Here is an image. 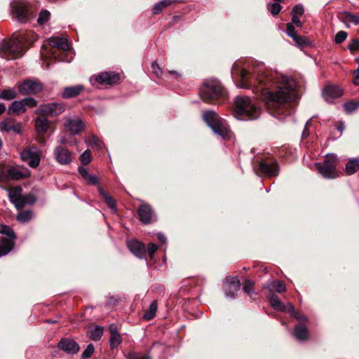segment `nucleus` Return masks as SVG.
Segmentation results:
<instances>
[{"mask_svg":"<svg viewBox=\"0 0 359 359\" xmlns=\"http://www.w3.org/2000/svg\"><path fill=\"white\" fill-rule=\"evenodd\" d=\"M231 76L237 87L252 88L266 105L276 108L278 114L287 116L294 112L289 104L297 99L296 82L292 78L271 72L264 65L247 69L239 62L233 65Z\"/></svg>","mask_w":359,"mask_h":359,"instance_id":"nucleus-1","label":"nucleus"},{"mask_svg":"<svg viewBox=\"0 0 359 359\" xmlns=\"http://www.w3.org/2000/svg\"><path fill=\"white\" fill-rule=\"evenodd\" d=\"M25 34H13L11 39H4L0 44V56L6 60H15L25 53Z\"/></svg>","mask_w":359,"mask_h":359,"instance_id":"nucleus-2","label":"nucleus"},{"mask_svg":"<svg viewBox=\"0 0 359 359\" xmlns=\"http://www.w3.org/2000/svg\"><path fill=\"white\" fill-rule=\"evenodd\" d=\"M261 109L248 97H237L235 100L234 116L241 120L256 119Z\"/></svg>","mask_w":359,"mask_h":359,"instance_id":"nucleus-3","label":"nucleus"},{"mask_svg":"<svg viewBox=\"0 0 359 359\" xmlns=\"http://www.w3.org/2000/svg\"><path fill=\"white\" fill-rule=\"evenodd\" d=\"M226 92L220 82L215 79H208L203 82L199 91L201 99L206 102L224 98Z\"/></svg>","mask_w":359,"mask_h":359,"instance_id":"nucleus-4","label":"nucleus"},{"mask_svg":"<svg viewBox=\"0 0 359 359\" xmlns=\"http://www.w3.org/2000/svg\"><path fill=\"white\" fill-rule=\"evenodd\" d=\"M203 118L213 132L224 140L231 137V131L226 121L214 111H206Z\"/></svg>","mask_w":359,"mask_h":359,"instance_id":"nucleus-5","label":"nucleus"},{"mask_svg":"<svg viewBox=\"0 0 359 359\" xmlns=\"http://www.w3.org/2000/svg\"><path fill=\"white\" fill-rule=\"evenodd\" d=\"M10 6L13 18L20 22L25 23L36 15L33 6L25 0H13Z\"/></svg>","mask_w":359,"mask_h":359,"instance_id":"nucleus-6","label":"nucleus"},{"mask_svg":"<svg viewBox=\"0 0 359 359\" xmlns=\"http://www.w3.org/2000/svg\"><path fill=\"white\" fill-rule=\"evenodd\" d=\"M47 43L50 47L49 52L51 57L58 61H71V58L67 57V51L70 50V46L66 38L52 36L47 40Z\"/></svg>","mask_w":359,"mask_h":359,"instance_id":"nucleus-7","label":"nucleus"},{"mask_svg":"<svg viewBox=\"0 0 359 359\" xmlns=\"http://www.w3.org/2000/svg\"><path fill=\"white\" fill-rule=\"evenodd\" d=\"M337 158L334 154H327L323 163H318L316 166L319 173L325 178L334 179L339 176L336 169Z\"/></svg>","mask_w":359,"mask_h":359,"instance_id":"nucleus-8","label":"nucleus"},{"mask_svg":"<svg viewBox=\"0 0 359 359\" xmlns=\"http://www.w3.org/2000/svg\"><path fill=\"white\" fill-rule=\"evenodd\" d=\"M8 191V197L10 201L17 209L22 208L27 204H33L35 198L30 194L22 195V189L20 186H16L12 189H7Z\"/></svg>","mask_w":359,"mask_h":359,"instance_id":"nucleus-9","label":"nucleus"},{"mask_svg":"<svg viewBox=\"0 0 359 359\" xmlns=\"http://www.w3.org/2000/svg\"><path fill=\"white\" fill-rule=\"evenodd\" d=\"M20 157L31 168H36L40 163L41 151L36 146H29L22 151Z\"/></svg>","mask_w":359,"mask_h":359,"instance_id":"nucleus-10","label":"nucleus"},{"mask_svg":"<svg viewBox=\"0 0 359 359\" xmlns=\"http://www.w3.org/2000/svg\"><path fill=\"white\" fill-rule=\"evenodd\" d=\"M37 102L32 97H26L20 100L13 101L8 107L7 113L9 115H20L25 113L27 107H36Z\"/></svg>","mask_w":359,"mask_h":359,"instance_id":"nucleus-11","label":"nucleus"},{"mask_svg":"<svg viewBox=\"0 0 359 359\" xmlns=\"http://www.w3.org/2000/svg\"><path fill=\"white\" fill-rule=\"evenodd\" d=\"M65 111V106L62 103L50 102L41 104L36 110L35 113L41 116H56L61 114Z\"/></svg>","mask_w":359,"mask_h":359,"instance_id":"nucleus-12","label":"nucleus"},{"mask_svg":"<svg viewBox=\"0 0 359 359\" xmlns=\"http://www.w3.org/2000/svg\"><path fill=\"white\" fill-rule=\"evenodd\" d=\"M41 83L32 80H27L18 86L19 93L22 95H34L42 90Z\"/></svg>","mask_w":359,"mask_h":359,"instance_id":"nucleus-13","label":"nucleus"},{"mask_svg":"<svg viewBox=\"0 0 359 359\" xmlns=\"http://www.w3.org/2000/svg\"><path fill=\"white\" fill-rule=\"evenodd\" d=\"M240 280L238 277H228L223 283V289L226 297L234 298L240 290Z\"/></svg>","mask_w":359,"mask_h":359,"instance_id":"nucleus-14","label":"nucleus"},{"mask_svg":"<svg viewBox=\"0 0 359 359\" xmlns=\"http://www.w3.org/2000/svg\"><path fill=\"white\" fill-rule=\"evenodd\" d=\"M65 129L72 135H78L84 129V123L79 118H67L64 123Z\"/></svg>","mask_w":359,"mask_h":359,"instance_id":"nucleus-15","label":"nucleus"},{"mask_svg":"<svg viewBox=\"0 0 359 359\" xmlns=\"http://www.w3.org/2000/svg\"><path fill=\"white\" fill-rule=\"evenodd\" d=\"M127 246L130 251L137 257L140 259H144L146 257V246L142 242L132 240L128 242Z\"/></svg>","mask_w":359,"mask_h":359,"instance_id":"nucleus-16","label":"nucleus"},{"mask_svg":"<svg viewBox=\"0 0 359 359\" xmlns=\"http://www.w3.org/2000/svg\"><path fill=\"white\" fill-rule=\"evenodd\" d=\"M343 92V89L339 86L330 85L323 89V96L327 102H332L334 99L340 97Z\"/></svg>","mask_w":359,"mask_h":359,"instance_id":"nucleus-17","label":"nucleus"},{"mask_svg":"<svg viewBox=\"0 0 359 359\" xmlns=\"http://www.w3.org/2000/svg\"><path fill=\"white\" fill-rule=\"evenodd\" d=\"M58 348L67 354H76L79 351V345L72 339H62L58 343Z\"/></svg>","mask_w":359,"mask_h":359,"instance_id":"nucleus-18","label":"nucleus"},{"mask_svg":"<svg viewBox=\"0 0 359 359\" xmlns=\"http://www.w3.org/2000/svg\"><path fill=\"white\" fill-rule=\"evenodd\" d=\"M120 79L118 74L114 72H102L95 77V81L100 84L111 85L117 83Z\"/></svg>","mask_w":359,"mask_h":359,"instance_id":"nucleus-19","label":"nucleus"},{"mask_svg":"<svg viewBox=\"0 0 359 359\" xmlns=\"http://www.w3.org/2000/svg\"><path fill=\"white\" fill-rule=\"evenodd\" d=\"M56 161L61 165H67L72 161V154L66 148L57 147L54 150Z\"/></svg>","mask_w":359,"mask_h":359,"instance_id":"nucleus-20","label":"nucleus"},{"mask_svg":"<svg viewBox=\"0 0 359 359\" xmlns=\"http://www.w3.org/2000/svg\"><path fill=\"white\" fill-rule=\"evenodd\" d=\"M269 300L271 306L278 311H287L289 313L294 312V308L292 304H284L276 294H272L269 297Z\"/></svg>","mask_w":359,"mask_h":359,"instance_id":"nucleus-21","label":"nucleus"},{"mask_svg":"<svg viewBox=\"0 0 359 359\" xmlns=\"http://www.w3.org/2000/svg\"><path fill=\"white\" fill-rule=\"evenodd\" d=\"M259 170L268 177L276 176L278 175V163L276 162L268 163L261 161L259 165Z\"/></svg>","mask_w":359,"mask_h":359,"instance_id":"nucleus-22","label":"nucleus"},{"mask_svg":"<svg viewBox=\"0 0 359 359\" xmlns=\"http://www.w3.org/2000/svg\"><path fill=\"white\" fill-rule=\"evenodd\" d=\"M0 130L4 132L13 131L15 133H21L20 123L15 124V120L12 118H8L0 123Z\"/></svg>","mask_w":359,"mask_h":359,"instance_id":"nucleus-23","label":"nucleus"},{"mask_svg":"<svg viewBox=\"0 0 359 359\" xmlns=\"http://www.w3.org/2000/svg\"><path fill=\"white\" fill-rule=\"evenodd\" d=\"M137 213L142 223L149 224L151 222L153 216V211L149 205H141L138 209Z\"/></svg>","mask_w":359,"mask_h":359,"instance_id":"nucleus-24","label":"nucleus"},{"mask_svg":"<svg viewBox=\"0 0 359 359\" xmlns=\"http://www.w3.org/2000/svg\"><path fill=\"white\" fill-rule=\"evenodd\" d=\"M36 131L38 134H45L49 127V122L46 117H37L34 121Z\"/></svg>","mask_w":359,"mask_h":359,"instance_id":"nucleus-25","label":"nucleus"},{"mask_svg":"<svg viewBox=\"0 0 359 359\" xmlns=\"http://www.w3.org/2000/svg\"><path fill=\"white\" fill-rule=\"evenodd\" d=\"M14 246V242L9 238L4 237L0 238V257L7 255L12 250Z\"/></svg>","mask_w":359,"mask_h":359,"instance_id":"nucleus-26","label":"nucleus"},{"mask_svg":"<svg viewBox=\"0 0 359 359\" xmlns=\"http://www.w3.org/2000/svg\"><path fill=\"white\" fill-rule=\"evenodd\" d=\"M294 336L300 341L306 340L309 338V330L304 325H297L294 327Z\"/></svg>","mask_w":359,"mask_h":359,"instance_id":"nucleus-27","label":"nucleus"},{"mask_svg":"<svg viewBox=\"0 0 359 359\" xmlns=\"http://www.w3.org/2000/svg\"><path fill=\"white\" fill-rule=\"evenodd\" d=\"M9 177L10 180H18L21 179H25L29 176V173L28 172H24L20 171V170L14 168L10 167L8 168V172H7Z\"/></svg>","mask_w":359,"mask_h":359,"instance_id":"nucleus-28","label":"nucleus"},{"mask_svg":"<svg viewBox=\"0 0 359 359\" xmlns=\"http://www.w3.org/2000/svg\"><path fill=\"white\" fill-rule=\"evenodd\" d=\"M83 89V87L81 85L67 87L63 90L62 97L65 98L76 97L81 92Z\"/></svg>","mask_w":359,"mask_h":359,"instance_id":"nucleus-29","label":"nucleus"},{"mask_svg":"<svg viewBox=\"0 0 359 359\" xmlns=\"http://www.w3.org/2000/svg\"><path fill=\"white\" fill-rule=\"evenodd\" d=\"M359 170V159L351 158L346 164V172L351 175L356 172Z\"/></svg>","mask_w":359,"mask_h":359,"instance_id":"nucleus-30","label":"nucleus"},{"mask_svg":"<svg viewBox=\"0 0 359 359\" xmlns=\"http://www.w3.org/2000/svg\"><path fill=\"white\" fill-rule=\"evenodd\" d=\"M157 308H158L157 301L154 300L151 303L149 309L144 311V313L143 314V318L147 320H151L156 316V313L157 311Z\"/></svg>","mask_w":359,"mask_h":359,"instance_id":"nucleus-31","label":"nucleus"},{"mask_svg":"<svg viewBox=\"0 0 359 359\" xmlns=\"http://www.w3.org/2000/svg\"><path fill=\"white\" fill-rule=\"evenodd\" d=\"M18 94L15 88H9L4 89L0 92V99L5 100H11L18 97Z\"/></svg>","mask_w":359,"mask_h":359,"instance_id":"nucleus-32","label":"nucleus"},{"mask_svg":"<svg viewBox=\"0 0 359 359\" xmlns=\"http://www.w3.org/2000/svg\"><path fill=\"white\" fill-rule=\"evenodd\" d=\"M343 21L348 26L350 25H359V15H354L350 12H345L343 15Z\"/></svg>","mask_w":359,"mask_h":359,"instance_id":"nucleus-33","label":"nucleus"},{"mask_svg":"<svg viewBox=\"0 0 359 359\" xmlns=\"http://www.w3.org/2000/svg\"><path fill=\"white\" fill-rule=\"evenodd\" d=\"M174 2L173 0H161L154 5L152 9L154 14H159L164 8H167Z\"/></svg>","mask_w":359,"mask_h":359,"instance_id":"nucleus-34","label":"nucleus"},{"mask_svg":"<svg viewBox=\"0 0 359 359\" xmlns=\"http://www.w3.org/2000/svg\"><path fill=\"white\" fill-rule=\"evenodd\" d=\"M111 335L109 339V344L111 348H116L121 343V337L116 331L111 329Z\"/></svg>","mask_w":359,"mask_h":359,"instance_id":"nucleus-35","label":"nucleus"},{"mask_svg":"<svg viewBox=\"0 0 359 359\" xmlns=\"http://www.w3.org/2000/svg\"><path fill=\"white\" fill-rule=\"evenodd\" d=\"M0 233L7 236L4 238L11 239L14 242L15 233L10 226L0 224Z\"/></svg>","mask_w":359,"mask_h":359,"instance_id":"nucleus-36","label":"nucleus"},{"mask_svg":"<svg viewBox=\"0 0 359 359\" xmlns=\"http://www.w3.org/2000/svg\"><path fill=\"white\" fill-rule=\"evenodd\" d=\"M103 334V328L100 326H96L90 331V337L93 341H98Z\"/></svg>","mask_w":359,"mask_h":359,"instance_id":"nucleus-37","label":"nucleus"},{"mask_svg":"<svg viewBox=\"0 0 359 359\" xmlns=\"http://www.w3.org/2000/svg\"><path fill=\"white\" fill-rule=\"evenodd\" d=\"M50 18V13L48 10H42L37 18V22L39 25H45Z\"/></svg>","mask_w":359,"mask_h":359,"instance_id":"nucleus-38","label":"nucleus"},{"mask_svg":"<svg viewBox=\"0 0 359 359\" xmlns=\"http://www.w3.org/2000/svg\"><path fill=\"white\" fill-rule=\"evenodd\" d=\"M270 287L278 293H282L286 290L283 281H273L271 283Z\"/></svg>","mask_w":359,"mask_h":359,"instance_id":"nucleus-39","label":"nucleus"},{"mask_svg":"<svg viewBox=\"0 0 359 359\" xmlns=\"http://www.w3.org/2000/svg\"><path fill=\"white\" fill-rule=\"evenodd\" d=\"M32 216V212L30 210H25L19 212L17 215L18 220L25 222L29 221Z\"/></svg>","mask_w":359,"mask_h":359,"instance_id":"nucleus-40","label":"nucleus"},{"mask_svg":"<svg viewBox=\"0 0 359 359\" xmlns=\"http://www.w3.org/2000/svg\"><path fill=\"white\" fill-rule=\"evenodd\" d=\"M292 38L299 46H305L309 43V39L306 36H302L296 34Z\"/></svg>","mask_w":359,"mask_h":359,"instance_id":"nucleus-41","label":"nucleus"},{"mask_svg":"<svg viewBox=\"0 0 359 359\" xmlns=\"http://www.w3.org/2000/svg\"><path fill=\"white\" fill-rule=\"evenodd\" d=\"M348 49L350 52L353 54L355 53L359 52V39H353L349 42L348 45Z\"/></svg>","mask_w":359,"mask_h":359,"instance_id":"nucleus-42","label":"nucleus"},{"mask_svg":"<svg viewBox=\"0 0 359 359\" xmlns=\"http://www.w3.org/2000/svg\"><path fill=\"white\" fill-rule=\"evenodd\" d=\"M345 111L347 113H351L359 107V102H349L344 104Z\"/></svg>","mask_w":359,"mask_h":359,"instance_id":"nucleus-43","label":"nucleus"},{"mask_svg":"<svg viewBox=\"0 0 359 359\" xmlns=\"http://www.w3.org/2000/svg\"><path fill=\"white\" fill-rule=\"evenodd\" d=\"M89 142L92 147H96L98 149H100L103 147L102 142L95 135L91 136Z\"/></svg>","mask_w":359,"mask_h":359,"instance_id":"nucleus-44","label":"nucleus"},{"mask_svg":"<svg viewBox=\"0 0 359 359\" xmlns=\"http://www.w3.org/2000/svg\"><path fill=\"white\" fill-rule=\"evenodd\" d=\"M267 8L272 15H276L280 13L281 6L278 3L269 4L267 6Z\"/></svg>","mask_w":359,"mask_h":359,"instance_id":"nucleus-45","label":"nucleus"},{"mask_svg":"<svg viewBox=\"0 0 359 359\" xmlns=\"http://www.w3.org/2000/svg\"><path fill=\"white\" fill-rule=\"evenodd\" d=\"M254 283L250 280H246L245 284L243 285V290L245 292L248 294L249 295L252 294L254 292Z\"/></svg>","mask_w":359,"mask_h":359,"instance_id":"nucleus-46","label":"nucleus"},{"mask_svg":"<svg viewBox=\"0 0 359 359\" xmlns=\"http://www.w3.org/2000/svg\"><path fill=\"white\" fill-rule=\"evenodd\" d=\"M94 350L95 348L93 344H89L81 355L82 358H89L93 353Z\"/></svg>","mask_w":359,"mask_h":359,"instance_id":"nucleus-47","label":"nucleus"},{"mask_svg":"<svg viewBox=\"0 0 359 359\" xmlns=\"http://www.w3.org/2000/svg\"><path fill=\"white\" fill-rule=\"evenodd\" d=\"M80 161L83 165L88 164L91 161L90 152L88 150L85 151L80 156Z\"/></svg>","mask_w":359,"mask_h":359,"instance_id":"nucleus-48","label":"nucleus"},{"mask_svg":"<svg viewBox=\"0 0 359 359\" xmlns=\"http://www.w3.org/2000/svg\"><path fill=\"white\" fill-rule=\"evenodd\" d=\"M347 38V33L344 31H339L337 33L334 37L336 43H341L344 41Z\"/></svg>","mask_w":359,"mask_h":359,"instance_id":"nucleus-49","label":"nucleus"},{"mask_svg":"<svg viewBox=\"0 0 359 359\" xmlns=\"http://www.w3.org/2000/svg\"><path fill=\"white\" fill-rule=\"evenodd\" d=\"M158 248V247L157 245H156L153 243H149L147 249H146V250H147V252H148L149 256L151 259H152L154 258L155 252H156Z\"/></svg>","mask_w":359,"mask_h":359,"instance_id":"nucleus-50","label":"nucleus"},{"mask_svg":"<svg viewBox=\"0 0 359 359\" xmlns=\"http://www.w3.org/2000/svg\"><path fill=\"white\" fill-rule=\"evenodd\" d=\"M304 7L303 6L299 4V5H296L293 7L292 10V15H295V16H301L304 14Z\"/></svg>","mask_w":359,"mask_h":359,"instance_id":"nucleus-51","label":"nucleus"},{"mask_svg":"<svg viewBox=\"0 0 359 359\" xmlns=\"http://www.w3.org/2000/svg\"><path fill=\"white\" fill-rule=\"evenodd\" d=\"M128 359H151L147 355H140L135 352H130L128 354Z\"/></svg>","mask_w":359,"mask_h":359,"instance_id":"nucleus-52","label":"nucleus"},{"mask_svg":"<svg viewBox=\"0 0 359 359\" xmlns=\"http://www.w3.org/2000/svg\"><path fill=\"white\" fill-rule=\"evenodd\" d=\"M7 172H8V168L0 169V182H6L10 180Z\"/></svg>","mask_w":359,"mask_h":359,"instance_id":"nucleus-53","label":"nucleus"},{"mask_svg":"<svg viewBox=\"0 0 359 359\" xmlns=\"http://www.w3.org/2000/svg\"><path fill=\"white\" fill-rule=\"evenodd\" d=\"M104 199L105 201V203L107 204V205L111 209H113V210L116 209V203L115 200L111 196L108 195L107 197L104 198Z\"/></svg>","mask_w":359,"mask_h":359,"instance_id":"nucleus-54","label":"nucleus"},{"mask_svg":"<svg viewBox=\"0 0 359 359\" xmlns=\"http://www.w3.org/2000/svg\"><path fill=\"white\" fill-rule=\"evenodd\" d=\"M151 69L154 74L156 75L157 77L161 76L163 74V71L161 67L158 66L156 62H154L151 65Z\"/></svg>","mask_w":359,"mask_h":359,"instance_id":"nucleus-55","label":"nucleus"},{"mask_svg":"<svg viewBox=\"0 0 359 359\" xmlns=\"http://www.w3.org/2000/svg\"><path fill=\"white\" fill-rule=\"evenodd\" d=\"M85 180H86L90 184L95 185L99 184V179L94 175L89 174Z\"/></svg>","mask_w":359,"mask_h":359,"instance_id":"nucleus-56","label":"nucleus"},{"mask_svg":"<svg viewBox=\"0 0 359 359\" xmlns=\"http://www.w3.org/2000/svg\"><path fill=\"white\" fill-rule=\"evenodd\" d=\"M287 34L291 38L297 34L295 32L294 27L292 23L287 24Z\"/></svg>","mask_w":359,"mask_h":359,"instance_id":"nucleus-57","label":"nucleus"},{"mask_svg":"<svg viewBox=\"0 0 359 359\" xmlns=\"http://www.w3.org/2000/svg\"><path fill=\"white\" fill-rule=\"evenodd\" d=\"M290 313L298 320H300V321H306L307 320V318L304 315L297 313L295 311L294 313Z\"/></svg>","mask_w":359,"mask_h":359,"instance_id":"nucleus-58","label":"nucleus"},{"mask_svg":"<svg viewBox=\"0 0 359 359\" xmlns=\"http://www.w3.org/2000/svg\"><path fill=\"white\" fill-rule=\"evenodd\" d=\"M353 83L355 86L359 85V66L358 68L353 71Z\"/></svg>","mask_w":359,"mask_h":359,"instance_id":"nucleus-59","label":"nucleus"},{"mask_svg":"<svg viewBox=\"0 0 359 359\" xmlns=\"http://www.w3.org/2000/svg\"><path fill=\"white\" fill-rule=\"evenodd\" d=\"M293 25H296L297 27H301L302 26V23L299 20L298 16L292 15V22Z\"/></svg>","mask_w":359,"mask_h":359,"instance_id":"nucleus-60","label":"nucleus"},{"mask_svg":"<svg viewBox=\"0 0 359 359\" xmlns=\"http://www.w3.org/2000/svg\"><path fill=\"white\" fill-rule=\"evenodd\" d=\"M310 125H311V121H308L305 125L304 129L302 133V137L304 138L307 137L309 135V128Z\"/></svg>","mask_w":359,"mask_h":359,"instance_id":"nucleus-61","label":"nucleus"},{"mask_svg":"<svg viewBox=\"0 0 359 359\" xmlns=\"http://www.w3.org/2000/svg\"><path fill=\"white\" fill-rule=\"evenodd\" d=\"M78 170H79V174L82 176V177H83L84 180H85V179L88 177V175H89V173H88V170H87L86 168H83V167H79V169H78Z\"/></svg>","mask_w":359,"mask_h":359,"instance_id":"nucleus-62","label":"nucleus"},{"mask_svg":"<svg viewBox=\"0 0 359 359\" xmlns=\"http://www.w3.org/2000/svg\"><path fill=\"white\" fill-rule=\"evenodd\" d=\"M98 192L100 194V196H102V198H105L108 196L107 193L104 190L103 187L101 186L98 187Z\"/></svg>","mask_w":359,"mask_h":359,"instance_id":"nucleus-63","label":"nucleus"},{"mask_svg":"<svg viewBox=\"0 0 359 359\" xmlns=\"http://www.w3.org/2000/svg\"><path fill=\"white\" fill-rule=\"evenodd\" d=\"M157 238L162 243H165L166 242V238L162 233H158L157 234Z\"/></svg>","mask_w":359,"mask_h":359,"instance_id":"nucleus-64","label":"nucleus"}]
</instances>
